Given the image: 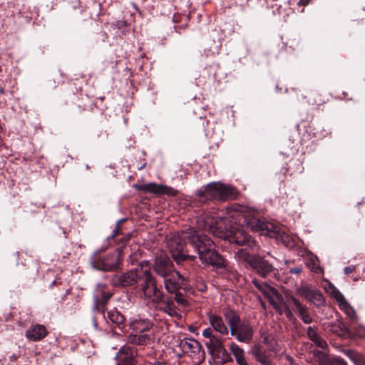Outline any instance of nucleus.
<instances>
[{"instance_id":"1","label":"nucleus","mask_w":365,"mask_h":365,"mask_svg":"<svg viewBox=\"0 0 365 365\" xmlns=\"http://www.w3.org/2000/svg\"><path fill=\"white\" fill-rule=\"evenodd\" d=\"M188 243L196 250L203 264L218 268L225 266V259L214 250L213 242L192 228L174 235L168 242L172 256L177 262L187 258H195V256L189 254Z\"/></svg>"},{"instance_id":"2","label":"nucleus","mask_w":365,"mask_h":365,"mask_svg":"<svg viewBox=\"0 0 365 365\" xmlns=\"http://www.w3.org/2000/svg\"><path fill=\"white\" fill-rule=\"evenodd\" d=\"M204 217H200L197 223L199 226L204 230H210L213 235L220 238L228 240L230 242L235 243L238 245H247L252 250L258 248L257 244L239 226L232 227L231 230H226L225 232L222 230V226L217 221L213 222V219L207 218L204 225L200 224V220H203Z\"/></svg>"},{"instance_id":"3","label":"nucleus","mask_w":365,"mask_h":365,"mask_svg":"<svg viewBox=\"0 0 365 365\" xmlns=\"http://www.w3.org/2000/svg\"><path fill=\"white\" fill-rule=\"evenodd\" d=\"M237 216L240 221L243 219V223L251 230L279 240L286 247H292L294 245L292 237L276 224L261 220L252 212L237 214Z\"/></svg>"},{"instance_id":"4","label":"nucleus","mask_w":365,"mask_h":365,"mask_svg":"<svg viewBox=\"0 0 365 365\" xmlns=\"http://www.w3.org/2000/svg\"><path fill=\"white\" fill-rule=\"evenodd\" d=\"M225 316L232 336H235L237 340L240 342L249 343L252 341L254 330L249 322H240L239 316L232 312H226Z\"/></svg>"},{"instance_id":"5","label":"nucleus","mask_w":365,"mask_h":365,"mask_svg":"<svg viewBox=\"0 0 365 365\" xmlns=\"http://www.w3.org/2000/svg\"><path fill=\"white\" fill-rule=\"evenodd\" d=\"M197 195L201 201H204V197L207 196L217 200H226L233 197L235 192L232 187L219 182H214L208 184L204 192L199 190Z\"/></svg>"},{"instance_id":"6","label":"nucleus","mask_w":365,"mask_h":365,"mask_svg":"<svg viewBox=\"0 0 365 365\" xmlns=\"http://www.w3.org/2000/svg\"><path fill=\"white\" fill-rule=\"evenodd\" d=\"M324 289L326 292L329 293L332 298L334 299L339 309L346 314L352 323L356 322L358 319V316L356 311L350 305V304L346 299L344 296L341 293V292L336 287H335L334 284L329 282L324 284Z\"/></svg>"},{"instance_id":"7","label":"nucleus","mask_w":365,"mask_h":365,"mask_svg":"<svg viewBox=\"0 0 365 365\" xmlns=\"http://www.w3.org/2000/svg\"><path fill=\"white\" fill-rule=\"evenodd\" d=\"M144 277L145 282L142 284L144 296L153 302L159 303L163 297L162 291L158 288L155 279L147 269L144 271Z\"/></svg>"},{"instance_id":"8","label":"nucleus","mask_w":365,"mask_h":365,"mask_svg":"<svg viewBox=\"0 0 365 365\" xmlns=\"http://www.w3.org/2000/svg\"><path fill=\"white\" fill-rule=\"evenodd\" d=\"M133 187L138 190L143 191L145 193L150 192L158 195L165 194L170 196H175L178 192V191L173 187L154 182L147 184H135Z\"/></svg>"},{"instance_id":"9","label":"nucleus","mask_w":365,"mask_h":365,"mask_svg":"<svg viewBox=\"0 0 365 365\" xmlns=\"http://www.w3.org/2000/svg\"><path fill=\"white\" fill-rule=\"evenodd\" d=\"M296 291L299 295L304 297L307 301L317 306H321L324 302V297L321 292L311 286H300L297 288Z\"/></svg>"},{"instance_id":"10","label":"nucleus","mask_w":365,"mask_h":365,"mask_svg":"<svg viewBox=\"0 0 365 365\" xmlns=\"http://www.w3.org/2000/svg\"><path fill=\"white\" fill-rule=\"evenodd\" d=\"M255 286L261 292V293L266 297L273 307L278 309L279 308L280 295L278 292L273 287L268 285L267 283H259L257 280L252 281Z\"/></svg>"},{"instance_id":"11","label":"nucleus","mask_w":365,"mask_h":365,"mask_svg":"<svg viewBox=\"0 0 365 365\" xmlns=\"http://www.w3.org/2000/svg\"><path fill=\"white\" fill-rule=\"evenodd\" d=\"M180 346L182 351L191 357L197 358L199 360L203 359L201 344L197 340L194 339H185L180 341Z\"/></svg>"},{"instance_id":"12","label":"nucleus","mask_w":365,"mask_h":365,"mask_svg":"<svg viewBox=\"0 0 365 365\" xmlns=\"http://www.w3.org/2000/svg\"><path fill=\"white\" fill-rule=\"evenodd\" d=\"M172 262L164 252H160L155 260L154 269L155 272L161 277H166L172 272Z\"/></svg>"},{"instance_id":"13","label":"nucleus","mask_w":365,"mask_h":365,"mask_svg":"<svg viewBox=\"0 0 365 365\" xmlns=\"http://www.w3.org/2000/svg\"><path fill=\"white\" fill-rule=\"evenodd\" d=\"M164 278L165 288L169 293H175L182 285L184 279L178 272L173 271Z\"/></svg>"},{"instance_id":"14","label":"nucleus","mask_w":365,"mask_h":365,"mask_svg":"<svg viewBox=\"0 0 365 365\" xmlns=\"http://www.w3.org/2000/svg\"><path fill=\"white\" fill-rule=\"evenodd\" d=\"M250 354L262 365H274L271 360L270 353L262 349L258 344H255L251 348Z\"/></svg>"},{"instance_id":"15","label":"nucleus","mask_w":365,"mask_h":365,"mask_svg":"<svg viewBox=\"0 0 365 365\" xmlns=\"http://www.w3.org/2000/svg\"><path fill=\"white\" fill-rule=\"evenodd\" d=\"M251 267L262 277H267L273 270V266L263 258L257 256L255 261L251 262Z\"/></svg>"},{"instance_id":"16","label":"nucleus","mask_w":365,"mask_h":365,"mask_svg":"<svg viewBox=\"0 0 365 365\" xmlns=\"http://www.w3.org/2000/svg\"><path fill=\"white\" fill-rule=\"evenodd\" d=\"M208 320L211 327L222 335H227L229 329L225 324L222 317L215 313L210 312L207 314Z\"/></svg>"},{"instance_id":"17","label":"nucleus","mask_w":365,"mask_h":365,"mask_svg":"<svg viewBox=\"0 0 365 365\" xmlns=\"http://www.w3.org/2000/svg\"><path fill=\"white\" fill-rule=\"evenodd\" d=\"M205 345L209 352L212 355H217L222 353L228 356L227 353L223 346V341L220 337L215 336L210 339L209 341L206 342Z\"/></svg>"},{"instance_id":"18","label":"nucleus","mask_w":365,"mask_h":365,"mask_svg":"<svg viewBox=\"0 0 365 365\" xmlns=\"http://www.w3.org/2000/svg\"><path fill=\"white\" fill-rule=\"evenodd\" d=\"M48 332L43 325L36 324L30 327L26 331V336L28 339L34 341L41 340L45 338Z\"/></svg>"},{"instance_id":"19","label":"nucleus","mask_w":365,"mask_h":365,"mask_svg":"<svg viewBox=\"0 0 365 365\" xmlns=\"http://www.w3.org/2000/svg\"><path fill=\"white\" fill-rule=\"evenodd\" d=\"M230 349L239 365H249L245 357V351L241 347L232 342L230 344Z\"/></svg>"},{"instance_id":"20","label":"nucleus","mask_w":365,"mask_h":365,"mask_svg":"<svg viewBox=\"0 0 365 365\" xmlns=\"http://www.w3.org/2000/svg\"><path fill=\"white\" fill-rule=\"evenodd\" d=\"M130 327L137 332H143L152 327V323L148 319H134L130 322Z\"/></svg>"},{"instance_id":"21","label":"nucleus","mask_w":365,"mask_h":365,"mask_svg":"<svg viewBox=\"0 0 365 365\" xmlns=\"http://www.w3.org/2000/svg\"><path fill=\"white\" fill-rule=\"evenodd\" d=\"M290 300L297 308V310L298 311L303 322L306 324L311 323L312 320L306 307H303L300 302L294 297H290Z\"/></svg>"},{"instance_id":"22","label":"nucleus","mask_w":365,"mask_h":365,"mask_svg":"<svg viewBox=\"0 0 365 365\" xmlns=\"http://www.w3.org/2000/svg\"><path fill=\"white\" fill-rule=\"evenodd\" d=\"M138 274L135 271H129L118 278V284L122 287L132 285L137 282Z\"/></svg>"},{"instance_id":"23","label":"nucleus","mask_w":365,"mask_h":365,"mask_svg":"<svg viewBox=\"0 0 365 365\" xmlns=\"http://www.w3.org/2000/svg\"><path fill=\"white\" fill-rule=\"evenodd\" d=\"M307 335L310 340L318 347L324 349L327 344L324 339L318 335L317 331L311 327L307 329Z\"/></svg>"},{"instance_id":"24","label":"nucleus","mask_w":365,"mask_h":365,"mask_svg":"<svg viewBox=\"0 0 365 365\" xmlns=\"http://www.w3.org/2000/svg\"><path fill=\"white\" fill-rule=\"evenodd\" d=\"M151 337L149 334H130L128 341L133 344L145 346L150 341Z\"/></svg>"},{"instance_id":"25","label":"nucleus","mask_w":365,"mask_h":365,"mask_svg":"<svg viewBox=\"0 0 365 365\" xmlns=\"http://www.w3.org/2000/svg\"><path fill=\"white\" fill-rule=\"evenodd\" d=\"M257 256L250 255L246 250L240 249L235 252V257L239 262H245L251 267V262L255 261Z\"/></svg>"},{"instance_id":"26","label":"nucleus","mask_w":365,"mask_h":365,"mask_svg":"<svg viewBox=\"0 0 365 365\" xmlns=\"http://www.w3.org/2000/svg\"><path fill=\"white\" fill-rule=\"evenodd\" d=\"M344 353L355 365H365V357L361 354L350 349L344 351Z\"/></svg>"},{"instance_id":"27","label":"nucleus","mask_w":365,"mask_h":365,"mask_svg":"<svg viewBox=\"0 0 365 365\" xmlns=\"http://www.w3.org/2000/svg\"><path fill=\"white\" fill-rule=\"evenodd\" d=\"M125 317L119 312H115V325H118L119 330L123 333L127 325L125 323Z\"/></svg>"},{"instance_id":"28","label":"nucleus","mask_w":365,"mask_h":365,"mask_svg":"<svg viewBox=\"0 0 365 365\" xmlns=\"http://www.w3.org/2000/svg\"><path fill=\"white\" fill-rule=\"evenodd\" d=\"M162 310L172 317L177 314L175 307L172 300L166 301L164 307H162Z\"/></svg>"},{"instance_id":"29","label":"nucleus","mask_w":365,"mask_h":365,"mask_svg":"<svg viewBox=\"0 0 365 365\" xmlns=\"http://www.w3.org/2000/svg\"><path fill=\"white\" fill-rule=\"evenodd\" d=\"M113 266V263H106L105 262H101L98 263L96 268L103 270H109L112 269Z\"/></svg>"},{"instance_id":"30","label":"nucleus","mask_w":365,"mask_h":365,"mask_svg":"<svg viewBox=\"0 0 365 365\" xmlns=\"http://www.w3.org/2000/svg\"><path fill=\"white\" fill-rule=\"evenodd\" d=\"M102 292H103V297L101 301V303L105 304L112 297V293H105L103 291ZM95 300H96V305H97L98 303L100 302V300L97 297H96Z\"/></svg>"},{"instance_id":"31","label":"nucleus","mask_w":365,"mask_h":365,"mask_svg":"<svg viewBox=\"0 0 365 365\" xmlns=\"http://www.w3.org/2000/svg\"><path fill=\"white\" fill-rule=\"evenodd\" d=\"M123 351H125V359L126 360H128V359H130L131 357H132V353L130 351V349L129 347H124V348H121L120 349L119 351H118V354L120 355L121 353Z\"/></svg>"},{"instance_id":"32","label":"nucleus","mask_w":365,"mask_h":365,"mask_svg":"<svg viewBox=\"0 0 365 365\" xmlns=\"http://www.w3.org/2000/svg\"><path fill=\"white\" fill-rule=\"evenodd\" d=\"M175 300L178 304H182V305L187 304L186 299L183 297V296L182 294H180V293H178L177 292H175Z\"/></svg>"},{"instance_id":"33","label":"nucleus","mask_w":365,"mask_h":365,"mask_svg":"<svg viewBox=\"0 0 365 365\" xmlns=\"http://www.w3.org/2000/svg\"><path fill=\"white\" fill-rule=\"evenodd\" d=\"M329 365H347L346 361L341 358H334L331 359Z\"/></svg>"},{"instance_id":"34","label":"nucleus","mask_w":365,"mask_h":365,"mask_svg":"<svg viewBox=\"0 0 365 365\" xmlns=\"http://www.w3.org/2000/svg\"><path fill=\"white\" fill-rule=\"evenodd\" d=\"M202 336L210 339L212 337H214L215 335L213 334L212 329L208 327L203 330Z\"/></svg>"},{"instance_id":"35","label":"nucleus","mask_w":365,"mask_h":365,"mask_svg":"<svg viewBox=\"0 0 365 365\" xmlns=\"http://www.w3.org/2000/svg\"><path fill=\"white\" fill-rule=\"evenodd\" d=\"M302 271V269L301 267H296L294 268H291L289 269V273L294 274H299Z\"/></svg>"},{"instance_id":"36","label":"nucleus","mask_w":365,"mask_h":365,"mask_svg":"<svg viewBox=\"0 0 365 365\" xmlns=\"http://www.w3.org/2000/svg\"><path fill=\"white\" fill-rule=\"evenodd\" d=\"M310 0H299L297 4L299 6H306L309 3Z\"/></svg>"},{"instance_id":"37","label":"nucleus","mask_w":365,"mask_h":365,"mask_svg":"<svg viewBox=\"0 0 365 365\" xmlns=\"http://www.w3.org/2000/svg\"><path fill=\"white\" fill-rule=\"evenodd\" d=\"M353 269H353V268H351V267H345V268H344V273H345L346 274H350L351 272H352Z\"/></svg>"},{"instance_id":"38","label":"nucleus","mask_w":365,"mask_h":365,"mask_svg":"<svg viewBox=\"0 0 365 365\" xmlns=\"http://www.w3.org/2000/svg\"><path fill=\"white\" fill-rule=\"evenodd\" d=\"M361 329H359V330L356 331L357 334L359 336H365V329L364 328H361Z\"/></svg>"},{"instance_id":"39","label":"nucleus","mask_w":365,"mask_h":365,"mask_svg":"<svg viewBox=\"0 0 365 365\" xmlns=\"http://www.w3.org/2000/svg\"><path fill=\"white\" fill-rule=\"evenodd\" d=\"M311 269L315 272H318L321 271V268L319 266H314L311 268Z\"/></svg>"},{"instance_id":"40","label":"nucleus","mask_w":365,"mask_h":365,"mask_svg":"<svg viewBox=\"0 0 365 365\" xmlns=\"http://www.w3.org/2000/svg\"><path fill=\"white\" fill-rule=\"evenodd\" d=\"M108 317L110 319L111 322H114V315L111 312L108 313Z\"/></svg>"},{"instance_id":"41","label":"nucleus","mask_w":365,"mask_h":365,"mask_svg":"<svg viewBox=\"0 0 365 365\" xmlns=\"http://www.w3.org/2000/svg\"><path fill=\"white\" fill-rule=\"evenodd\" d=\"M154 365H167V364L164 362H157Z\"/></svg>"},{"instance_id":"42","label":"nucleus","mask_w":365,"mask_h":365,"mask_svg":"<svg viewBox=\"0 0 365 365\" xmlns=\"http://www.w3.org/2000/svg\"><path fill=\"white\" fill-rule=\"evenodd\" d=\"M263 342L265 344L268 343V337H264V339H263Z\"/></svg>"},{"instance_id":"43","label":"nucleus","mask_w":365,"mask_h":365,"mask_svg":"<svg viewBox=\"0 0 365 365\" xmlns=\"http://www.w3.org/2000/svg\"><path fill=\"white\" fill-rule=\"evenodd\" d=\"M289 263H290V262L288 260H285V262H284V264H286L287 267L289 266Z\"/></svg>"},{"instance_id":"44","label":"nucleus","mask_w":365,"mask_h":365,"mask_svg":"<svg viewBox=\"0 0 365 365\" xmlns=\"http://www.w3.org/2000/svg\"><path fill=\"white\" fill-rule=\"evenodd\" d=\"M123 221H125V219H123V220H120L118 223H116L115 227H117L119 223L123 222Z\"/></svg>"},{"instance_id":"45","label":"nucleus","mask_w":365,"mask_h":365,"mask_svg":"<svg viewBox=\"0 0 365 365\" xmlns=\"http://www.w3.org/2000/svg\"><path fill=\"white\" fill-rule=\"evenodd\" d=\"M123 221H125V219H123V220H120L118 223H116L115 227H117L119 223L123 222Z\"/></svg>"},{"instance_id":"46","label":"nucleus","mask_w":365,"mask_h":365,"mask_svg":"<svg viewBox=\"0 0 365 365\" xmlns=\"http://www.w3.org/2000/svg\"><path fill=\"white\" fill-rule=\"evenodd\" d=\"M115 238L118 237V231L116 230H115Z\"/></svg>"},{"instance_id":"47","label":"nucleus","mask_w":365,"mask_h":365,"mask_svg":"<svg viewBox=\"0 0 365 365\" xmlns=\"http://www.w3.org/2000/svg\"><path fill=\"white\" fill-rule=\"evenodd\" d=\"M145 166V163H143V165H142V166H140V167L139 168V169H142V168H144Z\"/></svg>"},{"instance_id":"48","label":"nucleus","mask_w":365,"mask_h":365,"mask_svg":"<svg viewBox=\"0 0 365 365\" xmlns=\"http://www.w3.org/2000/svg\"><path fill=\"white\" fill-rule=\"evenodd\" d=\"M115 334H120V333L117 332V331H115Z\"/></svg>"},{"instance_id":"49","label":"nucleus","mask_w":365,"mask_h":365,"mask_svg":"<svg viewBox=\"0 0 365 365\" xmlns=\"http://www.w3.org/2000/svg\"><path fill=\"white\" fill-rule=\"evenodd\" d=\"M3 91H4L3 88H0V92L3 93Z\"/></svg>"},{"instance_id":"50","label":"nucleus","mask_w":365,"mask_h":365,"mask_svg":"<svg viewBox=\"0 0 365 365\" xmlns=\"http://www.w3.org/2000/svg\"><path fill=\"white\" fill-rule=\"evenodd\" d=\"M331 331H336V330H335V329H331Z\"/></svg>"}]
</instances>
